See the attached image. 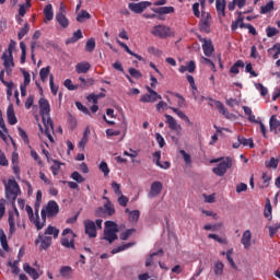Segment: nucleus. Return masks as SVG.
I'll return each instance as SVG.
<instances>
[{
	"label": "nucleus",
	"instance_id": "f257e3e1",
	"mask_svg": "<svg viewBox=\"0 0 280 280\" xmlns=\"http://www.w3.org/2000/svg\"><path fill=\"white\" fill-rule=\"evenodd\" d=\"M5 198L9 202L14 205L16 202V198H19V194H21V187H19V183L15 179H9L7 184H4Z\"/></svg>",
	"mask_w": 280,
	"mask_h": 280
},
{
	"label": "nucleus",
	"instance_id": "f03ea898",
	"mask_svg": "<svg viewBox=\"0 0 280 280\" xmlns=\"http://www.w3.org/2000/svg\"><path fill=\"white\" fill-rule=\"evenodd\" d=\"M211 163H219L217 167L212 168V172L215 174V176H224V174H226V172L233 167V159L231 158L215 159L212 160Z\"/></svg>",
	"mask_w": 280,
	"mask_h": 280
},
{
	"label": "nucleus",
	"instance_id": "7ed1b4c3",
	"mask_svg": "<svg viewBox=\"0 0 280 280\" xmlns=\"http://www.w3.org/2000/svg\"><path fill=\"white\" fill-rule=\"evenodd\" d=\"M117 233H119V228L117 223H115L114 221H106L103 240L108 242V244H113V242L118 240Z\"/></svg>",
	"mask_w": 280,
	"mask_h": 280
},
{
	"label": "nucleus",
	"instance_id": "20e7f679",
	"mask_svg": "<svg viewBox=\"0 0 280 280\" xmlns=\"http://www.w3.org/2000/svg\"><path fill=\"white\" fill-rule=\"evenodd\" d=\"M58 213H60V207L58 206V202L50 200L48 201L47 206L42 209V220L45 222L47 218H56Z\"/></svg>",
	"mask_w": 280,
	"mask_h": 280
},
{
	"label": "nucleus",
	"instance_id": "39448f33",
	"mask_svg": "<svg viewBox=\"0 0 280 280\" xmlns=\"http://www.w3.org/2000/svg\"><path fill=\"white\" fill-rule=\"evenodd\" d=\"M151 34L156 38H170L171 36H174V31H172L170 26L160 24L152 27Z\"/></svg>",
	"mask_w": 280,
	"mask_h": 280
},
{
	"label": "nucleus",
	"instance_id": "423d86ee",
	"mask_svg": "<svg viewBox=\"0 0 280 280\" xmlns=\"http://www.w3.org/2000/svg\"><path fill=\"white\" fill-rule=\"evenodd\" d=\"M62 235L68 236L61 240V246H65V248H72L73 250H75V243L73 241L77 237L75 233H73L71 229H65L62 231Z\"/></svg>",
	"mask_w": 280,
	"mask_h": 280
},
{
	"label": "nucleus",
	"instance_id": "0eeeda50",
	"mask_svg": "<svg viewBox=\"0 0 280 280\" xmlns=\"http://www.w3.org/2000/svg\"><path fill=\"white\" fill-rule=\"evenodd\" d=\"M152 5V2L150 1H141V2H130L128 4V9L133 12L135 14H141L143 11L148 10Z\"/></svg>",
	"mask_w": 280,
	"mask_h": 280
},
{
	"label": "nucleus",
	"instance_id": "6e6552de",
	"mask_svg": "<svg viewBox=\"0 0 280 280\" xmlns=\"http://www.w3.org/2000/svg\"><path fill=\"white\" fill-rule=\"evenodd\" d=\"M1 60H3L7 75H12V69H14V56L8 55V51H4L1 56Z\"/></svg>",
	"mask_w": 280,
	"mask_h": 280
},
{
	"label": "nucleus",
	"instance_id": "1a4fd4ad",
	"mask_svg": "<svg viewBox=\"0 0 280 280\" xmlns=\"http://www.w3.org/2000/svg\"><path fill=\"white\" fill-rule=\"evenodd\" d=\"M84 233L88 235L90 240H94V237H97V226L95 225V222L86 219L84 222Z\"/></svg>",
	"mask_w": 280,
	"mask_h": 280
},
{
	"label": "nucleus",
	"instance_id": "9d476101",
	"mask_svg": "<svg viewBox=\"0 0 280 280\" xmlns=\"http://www.w3.org/2000/svg\"><path fill=\"white\" fill-rule=\"evenodd\" d=\"M149 94H143L140 98V102L145 103H154L156 100H163V97L156 93V91L152 90L149 85L145 86Z\"/></svg>",
	"mask_w": 280,
	"mask_h": 280
},
{
	"label": "nucleus",
	"instance_id": "9b49d317",
	"mask_svg": "<svg viewBox=\"0 0 280 280\" xmlns=\"http://www.w3.org/2000/svg\"><path fill=\"white\" fill-rule=\"evenodd\" d=\"M198 40H200V43H203V54L205 56H207V58H210V56H212V54L215 51V48L213 47V42L211 39L202 38V36H198Z\"/></svg>",
	"mask_w": 280,
	"mask_h": 280
},
{
	"label": "nucleus",
	"instance_id": "f8f14e48",
	"mask_svg": "<svg viewBox=\"0 0 280 280\" xmlns=\"http://www.w3.org/2000/svg\"><path fill=\"white\" fill-rule=\"evenodd\" d=\"M199 30L200 32H205V34H209V32H211V13H202Z\"/></svg>",
	"mask_w": 280,
	"mask_h": 280
},
{
	"label": "nucleus",
	"instance_id": "ddd939ff",
	"mask_svg": "<svg viewBox=\"0 0 280 280\" xmlns=\"http://www.w3.org/2000/svg\"><path fill=\"white\" fill-rule=\"evenodd\" d=\"M36 246L39 244V250H47L49 246H51V236H45L43 234H38V237L35 241Z\"/></svg>",
	"mask_w": 280,
	"mask_h": 280
},
{
	"label": "nucleus",
	"instance_id": "4468645a",
	"mask_svg": "<svg viewBox=\"0 0 280 280\" xmlns=\"http://www.w3.org/2000/svg\"><path fill=\"white\" fill-rule=\"evenodd\" d=\"M237 23H241V30H248V33L252 34V36H257V30L252 24L244 23V16H242V12H237Z\"/></svg>",
	"mask_w": 280,
	"mask_h": 280
},
{
	"label": "nucleus",
	"instance_id": "2eb2a0df",
	"mask_svg": "<svg viewBox=\"0 0 280 280\" xmlns=\"http://www.w3.org/2000/svg\"><path fill=\"white\" fill-rule=\"evenodd\" d=\"M39 113L42 117H49V113H51V107L49 105V101L47 98L39 100Z\"/></svg>",
	"mask_w": 280,
	"mask_h": 280
},
{
	"label": "nucleus",
	"instance_id": "dca6fc26",
	"mask_svg": "<svg viewBox=\"0 0 280 280\" xmlns=\"http://www.w3.org/2000/svg\"><path fill=\"white\" fill-rule=\"evenodd\" d=\"M163 191V183L161 182H153L151 184V189L149 191L148 197L149 198H156Z\"/></svg>",
	"mask_w": 280,
	"mask_h": 280
},
{
	"label": "nucleus",
	"instance_id": "f3484780",
	"mask_svg": "<svg viewBox=\"0 0 280 280\" xmlns=\"http://www.w3.org/2000/svg\"><path fill=\"white\" fill-rule=\"evenodd\" d=\"M7 119H8V124H10V126H15V124L19 122V119H16V114L14 113V105L13 104L8 106Z\"/></svg>",
	"mask_w": 280,
	"mask_h": 280
},
{
	"label": "nucleus",
	"instance_id": "a211bd4d",
	"mask_svg": "<svg viewBox=\"0 0 280 280\" xmlns=\"http://www.w3.org/2000/svg\"><path fill=\"white\" fill-rule=\"evenodd\" d=\"M97 213H107V215H115V206L113 202L107 199V202L104 205V208L100 207Z\"/></svg>",
	"mask_w": 280,
	"mask_h": 280
},
{
	"label": "nucleus",
	"instance_id": "6ab92c4d",
	"mask_svg": "<svg viewBox=\"0 0 280 280\" xmlns=\"http://www.w3.org/2000/svg\"><path fill=\"white\" fill-rule=\"evenodd\" d=\"M23 270H24V272H26V275L31 276V278L33 280L40 279V273H38V271H36V269H34L32 266H30V264L25 262L23 265Z\"/></svg>",
	"mask_w": 280,
	"mask_h": 280
},
{
	"label": "nucleus",
	"instance_id": "aec40b11",
	"mask_svg": "<svg viewBox=\"0 0 280 280\" xmlns=\"http://www.w3.org/2000/svg\"><path fill=\"white\" fill-rule=\"evenodd\" d=\"M55 19L57 23H59L60 27H62L63 30H67V27H69V19L67 18V15H65V13H56Z\"/></svg>",
	"mask_w": 280,
	"mask_h": 280
},
{
	"label": "nucleus",
	"instance_id": "412c9836",
	"mask_svg": "<svg viewBox=\"0 0 280 280\" xmlns=\"http://www.w3.org/2000/svg\"><path fill=\"white\" fill-rule=\"evenodd\" d=\"M250 240H253V233H250V230H246L241 238V244H243L244 248H250Z\"/></svg>",
	"mask_w": 280,
	"mask_h": 280
},
{
	"label": "nucleus",
	"instance_id": "4be33fe9",
	"mask_svg": "<svg viewBox=\"0 0 280 280\" xmlns=\"http://www.w3.org/2000/svg\"><path fill=\"white\" fill-rule=\"evenodd\" d=\"M89 71H91V63L89 61H83L75 65L77 73H89Z\"/></svg>",
	"mask_w": 280,
	"mask_h": 280
},
{
	"label": "nucleus",
	"instance_id": "5701e85b",
	"mask_svg": "<svg viewBox=\"0 0 280 280\" xmlns=\"http://www.w3.org/2000/svg\"><path fill=\"white\" fill-rule=\"evenodd\" d=\"M44 128V132H54V120H51V117L49 116H43L42 117Z\"/></svg>",
	"mask_w": 280,
	"mask_h": 280
},
{
	"label": "nucleus",
	"instance_id": "b1692460",
	"mask_svg": "<svg viewBox=\"0 0 280 280\" xmlns=\"http://www.w3.org/2000/svg\"><path fill=\"white\" fill-rule=\"evenodd\" d=\"M9 237L16 233V222L14 220V212H9Z\"/></svg>",
	"mask_w": 280,
	"mask_h": 280
},
{
	"label": "nucleus",
	"instance_id": "393cba45",
	"mask_svg": "<svg viewBox=\"0 0 280 280\" xmlns=\"http://www.w3.org/2000/svg\"><path fill=\"white\" fill-rule=\"evenodd\" d=\"M44 16H45L44 23H47L49 21H54V5L47 4L44 8Z\"/></svg>",
	"mask_w": 280,
	"mask_h": 280
},
{
	"label": "nucleus",
	"instance_id": "a878e982",
	"mask_svg": "<svg viewBox=\"0 0 280 280\" xmlns=\"http://www.w3.org/2000/svg\"><path fill=\"white\" fill-rule=\"evenodd\" d=\"M215 8L219 16H226V0H217Z\"/></svg>",
	"mask_w": 280,
	"mask_h": 280
},
{
	"label": "nucleus",
	"instance_id": "bb28decb",
	"mask_svg": "<svg viewBox=\"0 0 280 280\" xmlns=\"http://www.w3.org/2000/svg\"><path fill=\"white\" fill-rule=\"evenodd\" d=\"M164 117H165L166 124L168 125V128L171 130H178L179 126H178V122H176V118L175 117H173L170 114H165Z\"/></svg>",
	"mask_w": 280,
	"mask_h": 280
},
{
	"label": "nucleus",
	"instance_id": "cd10ccee",
	"mask_svg": "<svg viewBox=\"0 0 280 280\" xmlns=\"http://www.w3.org/2000/svg\"><path fill=\"white\" fill-rule=\"evenodd\" d=\"M280 127V121L277 119V116L272 115L269 119V129L270 132H273L275 135L278 133L277 128Z\"/></svg>",
	"mask_w": 280,
	"mask_h": 280
},
{
	"label": "nucleus",
	"instance_id": "c85d7f7f",
	"mask_svg": "<svg viewBox=\"0 0 280 280\" xmlns=\"http://www.w3.org/2000/svg\"><path fill=\"white\" fill-rule=\"evenodd\" d=\"M59 275L62 279H71V275H73V268L70 266H62L59 270Z\"/></svg>",
	"mask_w": 280,
	"mask_h": 280
},
{
	"label": "nucleus",
	"instance_id": "c756f323",
	"mask_svg": "<svg viewBox=\"0 0 280 280\" xmlns=\"http://www.w3.org/2000/svg\"><path fill=\"white\" fill-rule=\"evenodd\" d=\"M214 106H215V108H218V110L221 115H224L226 117V119H229L231 114L229 113V108H226L222 102L214 101Z\"/></svg>",
	"mask_w": 280,
	"mask_h": 280
},
{
	"label": "nucleus",
	"instance_id": "7c9ffc66",
	"mask_svg": "<svg viewBox=\"0 0 280 280\" xmlns=\"http://www.w3.org/2000/svg\"><path fill=\"white\" fill-rule=\"evenodd\" d=\"M80 38H83L82 30H78L77 32H74L72 37H70L66 40V45H71L73 43H78V40H80Z\"/></svg>",
	"mask_w": 280,
	"mask_h": 280
},
{
	"label": "nucleus",
	"instance_id": "2f4dec72",
	"mask_svg": "<svg viewBox=\"0 0 280 280\" xmlns=\"http://www.w3.org/2000/svg\"><path fill=\"white\" fill-rule=\"evenodd\" d=\"M155 14H172L174 12V7H160L152 9Z\"/></svg>",
	"mask_w": 280,
	"mask_h": 280
},
{
	"label": "nucleus",
	"instance_id": "473e14b6",
	"mask_svg": "<svg viewBox=\"0 0 280 280\" xmlns=\"http://www.w3.org/2000/svg\"><path fill=\"white\" fill-rule=\"evenodd\" d=\"M163 257V249H159L158 252L150 255L149 258L145 260V267L149 268V266H152L154 264V257Z\"/></svg>",
	"mask_w": 280,
	"mask_h": 280
},
{
	"label": "nucleus",
	"instance_id": "72a5a7b5",
	"mask_svg": "<svg viewBox=\"0 0 280 280\" xmlns=\"http://www.w3.org/2000/svg\"><path fill=\"white\" fill-rule=\"evenodd\" d=\"M91 19V14L86 10H81V12L77 15L78 23H84V21H89Z\"/></svg>",
	"mask_w": 280,
	"mask_h": 280
},
{
	"label": "nucleus",
	"instance_id": "f704fd0d",
	"mask_svg": "<svg viewBox=\"0 0 280 280\" xmlns=\"http://www.w3.org/2000/svg\"><path fill=\"white\" fill-rule=\"evenodd\" d=\"M237 141L241 143V145H248L249 148H255V142H253V138L246 139L244 136H238Z\"/></svg>",
	"mask_w": 280,
	"mask_h": 280
},
{
	"label": "nucleus",
	"instance_id": "c9c22d12",
	"mask_svg": "<svg viewBox=\"0 0 280 280\" xmlns=\"http://www.w3.org/2000/svg\"><path fill=\"white\" fill-rule=\"evenodd\" d=\"M51 71V67L47 66L46 68H42L39 70V78L42 82H47V78H49V73Z\"/></svg>",
	"mask_w": 280,
	"mask_h": 280
},
{
	"label": "nucleus",
	"instance_id": "e433bc0d",
	"mask_svg": "<svg viewBox=\"0 0 280 280\" xmlns=\"http://www.w3.org/2000/svg\"><path fill=\"white\" fill-rule=\"evenodd\" d=\"M0 244L3 250H7V252L10 250V246L8 245V236L5 235V232H3V230H1L0 232Z\"/></svg>",
	"mask_w": 280,
	"mask_h": 280
},
{
	"label": "nucleus",
	"instance_id": "4c0bfd02",
	"mask_svg": "<svg viewBox=\"0 0 280 280\" xmlns=\"http://www.w3.org/2000/svg\"><path fill=\"white\" fill-rule=\"evenodd\" d=\"M20 49L22 51L21 58H20V62L21 65H25V60L27 58V46L25 45L24 42L20 43Z\"/></svg>",
	"mask_w": 280,
	"mask_h": 280
},
{
	"label": "nucleus",
	"instance_id": "58836bf2",
	"mask_svg": "<svg viewBox=\"0 0 280 280\" xmlns=\"http://www.w3.org/2000/svg\"><path fill=\"white\" fill-rule=\"evenodd\" d=\"M214 275L215 277H222V275H224V264L222 261L214 264Z\"/></svg>",
	"mask_w": 280,
	"mask_h": 280
},
{
	"label": "nucleus",
	"instance_id": "ea45409f",
	"mask_svg": "<svg viewBox=\"0 0 280 280\" xmlns=\"http://www.w3.org/2000/svg\"><path fill=\"white\" fill-rule=\"evenodd\" d=\"M240 68L244 69V62L242 60H237L231 68H230V73H234L237 75L240 73Z\"/></svg>",
	"mask_w": 280,
	"mask_h": 280
},
{
	"label": "nucleus",
	"instance_id": "a19ab883",
	"mask_svg": "<svg viewBox=\"0 0 280 280\" xmlns=\"http://www.w3.org/2000/svg\"><path fill=\"white\" fill-rule=\"evenodd\" d=\"M30 222H32L37 231H42L43 226H45V220H43V222L40 223L39 217H38V210H36V215L33 220H31Z\"/></svg>",
	"mask_w": 280,
	"mask_h": 280
},
{
	"label": "nucleus",
	"instance_id": "79ce46f5",
	"mask_svg": "<svg viewBox=\"0 0 280 280\" xmlns=\"http://www.w3.org/2000/svg\"><path fill=\"white\" fill-rule=\"evenodd\" d=\"M264 215L267 220H272V205L270 203L269 199L265 206Z\"/></svg>",
	"mask_w": 280,
	"mask_h": 280
},
{
	"label": "nucleus",
	"instance_id": "37998d69",
	"mask_svg": "<svg viewBox=\"0 0 280 280\" xmlns=\"http://www.w3.org/2000/svg\"><path fill=\"white\" fill-rule=\"evenodd\" d=\"M272 51H275L272 58L273 60H277L280 56V43L275 44L273 47L268 49V54H272Z\"/></svg>",
	"mask_w": 280,
	"mask_h": 280
},
{
	"label": "nucleus",
	"instance_id": "c03bdc74",
	"mask_svg": "<svg viewBox=\"0 0 280 280\" xmlns=\"http://www.w3.org/2000/svg\"><path fill=\"white\" fill-rule=\"evenodd\" d=\"M59 234H60V230H58L56 226H51V225H49L45 231V235H52V237H55V240L58 237Z\"/></svg>",
	"mask_w": 280,
	"mask_h": 280
},
{
	"label": "nucleus",
	"instance_id": "a18cd8bd",
	"mask_svg": "<svg viewBox=\"0 0 280 280\" xmlns=\"http://www.w3.org/2000/svg\"><path fill=\"white\" fill-rule=\"evenodd\" d=\"M27 34H30V24L25 23L24 27H22L18 33L19 40H23V37L27 36Z\"/></svg>",
	"mask_w": 280,
	"mask_h": 280
},
{
	"label": "nucleus",
	"instance_id": "49530a36",
	"mask_svg": "<svg viewBox=\"0 0 280 280\" xmlns=\"http://www.w3.org/2000/svg\"><path fill=\"white\" fill-rule=\"evenodd\" d=\"M266 167H268L269 170H277V167H279V161L275 158H270L269 161L265 162Z\"/></svg>",
	"mask_w": 280,
	"mask_h": 280
},
{
	"label": "nucleus",
	"instance_id": "de8ad7c7",
	"mask_svg": "<svg viewBox=\"0 0 280 280\" xmlns=\"http://www.w3.org/2000/svg\"><path fill=\"white\" fill-rule=\"evenodd\" d=\"M272 10H275V2L270 1L260 8V14H268Z\"/></svg>",
	"mask_w": 280,
	"mask_h": 280
},
{
	"label": "nucleus",
	"instance_id": "09e8293b",
	"mask_svg": "<svg viewBox=\"0 0 280 280\" xmlns=\"http://www.w3.org/2000/svg\"><path fill=\"white\" fill-rule=\"evenodd\" d=\"M231 255H233V248H231L226 252V259H228L230 266L232 268H234V270H237V265H235V260H233V257Z\"/></svg>",
	"mask_w": 280,
	"mask_h": 280
},
{
	"label": "nucleus",
	"instance_id": "8fccbe9b",
	"mask_svg": "<svg viewBox=\"0 0 280 280\" xmlns=\"http://www.w3.org/2000/svg\"><path fill=\"white\" fill-rule=\"evenodd\" d=\"M85 51H89L90 54H92V51H95V39L94 38L88 39V42L85 44Z\"/></svg>",
	"mask_w": 280,
	"mask_h": 280
},
{
	"label": "nucleus",
	"instance_id": "3c124183",
	"mask_svg": "<svg viewBox=\"0 0 280 280\" xmlns=\"http://www.w3.org/2000/svg\"><path fill=\"white\" fill-rule=\"evenodd\" d=\"M52 163H55V165L50 166L52 175L58 176V173L60 172V166L62 165V163L58 162V160H52Z\"/></svg>",
	"mask_w": 280,
	"mask_h": 280
},
{
	"label": "nucleus",
	"instance_id": "603ef678",
	"mask_svg": "<svg viewBox=\"0 0 280 280\" xmlns=\"http://www.w3.org/2000/svg\"><path fill=\"white\" fill-rule=\"evenodd\" d=\"M140 215L141 212L139 210H132L131 212H129L130 222H139Z\"/></svg>",
	"mask_w": 280,
	"mask_h": 280
},
{
	"label": "nucleus",
	"instance_id": "864d4df0",
	"mask_svg": "<svg viewBox=\"0 0 280 280\" xmlns=\"http://www.w3.org/2000/svg\"><path fill=\"white\" fill-rule=\"evenodd\" d=\"M63 86H66L68 91H78L79 89V85H73V82L71 81V79H66L63 82Z\"/></svg>",
	"mask_w": 280,
	"mask_h": 280
},
{
	"label": "nucleus",
	"instance_id": "5fc2aeb1",
	"mask_svg": "<svg viewBox=\"0 0 280 280\" xmlns=\"http://www.w3.org/2000/svg\"><path fill=\"white\" fill-rule=\"evenodd\" d=\"M128 72L131 75V78H136V80L143 78L141 71L137 70L136 68H129Z\"/></svg>",
	"mask_w": 280,
	"mask_h": 280
},
{
	"label": "nucleus",
	"instance_id": "6e6d98bb",
	"mask_svg": "<svg viewBox=\"0 0 280 280\" xmlns=\"http://www.w3.org/2000/svg\"><path fill=\"white\" fill-rule=\"evenodd\" d=\"M21 71L24 78L23 86H30V82H32V77L30 75V72H27L25 69H22Z\"/></svg>",
	"mask_w": 280,
	"mask_h": 280
},
{
	"label": "nucleus",
	"instance_id": "4d7b16f0",
	"mask_svg": "<svg viewBox=\"0 0 280 280\" xmlns=\"http://www.w3.org/2000/svg\"><path fill=\"white\" fill-rule=\"evenodd\" d=\"M257 91H259L261 97H266L268 95V88L264 86L261 83L255 84Z\"/></svg>",
	"mask_w": 280,
	"mask_h": 280
},
{
	"label": "nucleus",
	"instance_id": "13d9d810",
	"mask_svg": "<svg viewBox=\"0 0 280 280\" xmlns=\"http://www.w3.org/2000/svg\"><path fill=\"white\" fill-rule=\"evenodd\" d=\"M266 34L268 38H272V36H277V34H279V30L272 26H268L266 28Z\"/></svg>",
	"mask_w": 280,
	"mask_h": 280
},
{
	"label": "nucleus",
	"instance_id": "bf43d9fd",
	"mask_svg": "<svg viewBox=\"0 0 280 280\" xmlns=\"http://www.w3.org/2000/svg\"><path fill=\"white\" fill-rule=\"evenodd\" d=\"M98 170L103 172L104 176H108V174H110V168H108V164L106 162H101Z\"/></svg>",
	"mask_w": 280,
	"mask_h": 280
},
{
	"label": "nucleus",
	"instance_id": "052dcab7",
	"mask_svg": "<svg viewBox=\"0 0 280 280\" xmlns=\"http://www.w3.org/2000/svg\"><path fill=\"white\" fill-rule=\"evenodd\" d=\"M71 178L72 180H75V183H84V178L82 177V175L80 173H78V171H74L71 173Z\"/></svg>",
	"mask_w": 280,
	"mask_h": 280
},
{
	"label": "nucleus",
	"instance_id": "680f3d73",
	"mask_svg": "<svg viewBox=\"0 0 280 280\" xmlns=\"http://www.w3.org/2000/svg\"><path fill=\"white\" fill-rule=\"evenodd\" d=\"M18 132H19V136L21 137V139L24 141V143H30V138L27 137V132H25V130H23V128L19 127Z\"/></svg>",
	"mask_w": 280,
	"mask_h": 280
},
{
	"label": "nucleus",
	"instance_id": "e2e57ef3",
	"mask_svg": "<svg viewBox=\"0 0 280 280\" xmlns=\"http://www.w3.org/2000/svg\"><path fill=\"white\" fill-rule=\"evenodd\" d=\"M49 84H50V91L52 95H58V86L54 84V74L49 75Z\"/></svg>",
	"mask_w": 280,
	"mask_h": 280
},
{
	"label": "nucleus",
	"instance_id": "0e129e2a",
	"mask_svg": "<svg viewBox=\"0 0 280 280\" xmlns=\"http://www.w3.org/2000/svg\"><path fill=\"white\" fill-rule=\"evenodd\" d=\"M128 197H126L125 195H119L118 197V205H120V207H128Z\"/></svg>",
	"mask_w": 280,
	"mask_h": 280
},
{
	"label": "nucleus",
	"instance_id": "69168bd1",
	"mask_svg": "<svg viewBox=\"0 0 280 280\" xmlns=\"http://www.w3.org/2000/svg\"><path fill=\"white\" fill-rule=\"evenodd\" d=\"M179 153L182 154V156H183L185 163H186L187 165H191V155H189L188 153H186L185 150H180Z\"/></svg>",
	"mask_w": 280,
	"mask_h": 280
},
{
	"label": "nucleus",
	"instance_id": "338daca9",
	"mask_svg": "<svg viewBox=\"0 0 280 280\" xmlns=\"http://www.w3.org/2000/svg\"><path fill=\"white\" fill-rule=\"evenodd\" d=\"M132 233H135V229H129V230L122 232L120 234V240H122V241L128 240V237H130V235H132Z\"/></svg>",
	"mask_w": 280,
	"mask_h": 280
},
{
	"label": "nucleus",
	"instance_id": "774afa93",
	"mask_svg": "<svg viewBox=\"0 0 280 280\" xmlns=\"http://www.w3.org/2000/svg\"><path fill=\"white\" fill-rule=\"evenodd\" d=\"M186 71H188V73H194V71H196V61L191 60L186 65Z\"/></svg>",
	"mask_w": 280,
	"mask_h": 280
}]
</instances>
